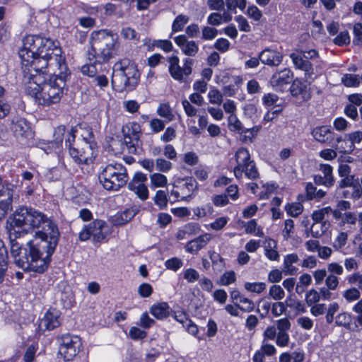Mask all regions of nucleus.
I'll return each mask as SVG.
<instances>
[{
  "instance_id": "27",
  "label": "nucleus",
  "mask_w": 362,
  "mask_h": 362,
  "mask_svg": "<svg viewBox=\"0 0 362 362\" xmlns=\"http://www.w3.org/2000/svg\"><path fill=\"white\" fill-rule=\"evenodd\" d=\"M337 192L343 198L358 199L362 197V187L360 184H356L352 188L347 187L343 189H337Z\"/></svg>"
},
{
  "instance_id": "24",
  "label": "nucleus",
  "mask_w": 362,
  "mask_h": 362,
  "mask_svg": "<svg viewBox=\"0 0 362 362\" xmlns=\"http://www.w3.org/2000/svg\"><path fill=\"white\" fill-rule=\"evenodd\" d=\"M228 127L230 129L234 131L237 134H243L245 132H250L252 134H257L259 128L258 127H254L251 129H247L245 130L240 121L238 119L236 115H229L228 118Z\"/></svg>"
},
{
  "instance_id": "50",
  "label": "nucleus",
  "mask_w": 362,
  "mask_h": 362,
  "mask_svg": "<svg viewBox=\"0 0 362 362\" xmlns=\"http://www.w3.org/2000/svg\"><path fill=\"white\" fill-rule=\"evenodd\" d=\"M275 342L279 347L288 346L290 342L288 333L286 332H278Z\"/></svg>"
},
{
  "instance_id": "54",
  "label": "nucleus",
  "mask_w": 362,
  "mask_h": 362,
  "mask_svg": "<svg viewBox=\"0 0 362 362\" xmlns=\"http://www.w3.org/2000/svg\"><path fill=\"white\" fill-rule=\"evenodd\" d=\"M217 34V29L212 27L204 26L202 30V37L204 40H211L216 37Z\"/></svg>"
},
{
  "instance_id": "34",
  "label": "nucleus",
  "mask_w": 362,
  "mask_h": 362,
  "mask_svg": "<svg viewBox=\"0 0 362 362\" xmlns=\"http://www.w3.org/2000/svg\"><path fill=\"white\" fill-rule=\"evenodd\" d=\"M151 187L153 188L164 187L168 184V179L165 175L154 173L150 175Z\"/></svg>"
},
{
  "instance_id": "8",
  "label": "nucleus",
  "mask_w": 362,
  "mask_h": 362,
  "mask_svg": "<svg viewBox=\"0 0 362 362\" xmlns=\"http://www.w3.org/2000/svg\"><path fill=\"white\" fill-rule=\"evenodd\" d=\"M169 199L170 202L189 201L195 195L198 188L197 181L192 177L177 179L173 185Z\"/></svg>"
},
{
  "instance_id": "20",
  "label": "nucleus",
  "mask_w": 362,
  "mask_h": 362,
  "mask_svg": "<svg viewBox=\"0 0 362 362\" xmlns=\"http://www.w3.org/2000/svg\"><path fill=\"white\" fill-rule=\"evenodd\" d=\"M175 41L182 52L187 56L194 57L198 52L199 47L197 42L193 40H187L183 35L176 37Z\"/></svg>"
},
{
  "instance_id": "42",
  "label": "nucleus",
  "mask_w": 362,
  "mask_h": 362,
  "mask_svg": "<svg viewBox=\"0 0 362 362\" xmlns=\"http://www.w3.org/2000/svg\"><path fill=\"white\" fill-rule=\"evenodd\" d=\"M285 210L288 216L296 217L303 212V206L300 202H295L286 205Z\"/></svg>"
},
{
  "instance_id": "1",
  "label": "nucleus",
  "mask_w": 362,
  "mask_h": 362,
  "mask_svg": "<svg viewBox=\"0 0 362 362\" xmlns=\"http://www.w3.org/2000/svg\"><path fill=\"white\" fill-rule=\"evenodd\" d=\"M25 91L42 105L60 101L68 70L62 50L55 42L40 35H29L19 51Z\"/></svg>"
},
{
  "instance_id": "21",
  "label": "nucleus",
  "mask_w": 362,
  "mask_h": 362,
  "mask_svg": "<svg viewBox=\"0 0 362 362\" xmlns=\"http://www.w3.org/2000/svg\"><path fill=\"white\" fill-rule=\"evenodd\" d=\"M173 317L176 321L182 325L183 327H185L190 334L194 336L197 335L198 333L197 326L188 317L185 312H175Z\"/></svg>"
},
{
  "instance_id": "44",
  "label": "nucleus",
  "mask_w": 362,
  "mask_h": 362,
  "mask_svg": "<svg viewBox=\"0 0 362 362\" xmlns=\"http://www.w3.org/2000/svg\"><path fill=\"white\" fill-rule=\"evenodd\" d=\"M244 287L247 291L259 294L265 290L266 284L264 282H246Z\"/></svg>"
},
{
  "instance_id": "55",
  "label": "nucleus",
  "mask_w": 362,
  "mask_h": 362,
  "mask_svg": "<svg viewBox=\"0 0 362 362\" xmlns=\"http://www.w3.org/2000/svg\"><path fill=\"white\" fill-rule=\"evenodd\" d=\"M121 35L127 40H136L139 41V38L138 37V35L134 29L129 28V27H125L123 28L121 30Z\"/></svg>"
},
{
  "instance_id": "18",
  "label": "nucleus",
  "mask_w": 362,
  "mask_h": 362,
  "mask_svg": "<svg viewBox=\"0 0 362 362\" xmlns=\"http://www.w3.org/2000/svg\"><path fill=\"white\" fill-rule=\"evenodd\" d=\"M259 59L264 64L277 66L281 63L283 55L276 50L267 48L259 53Z\"/></svg>"
},
{
  "instance_id": "51",
  "label": "nucleus",
  "mask_w": 362,
  "mask_h": 362,
  "mask_svg": "<svg viewBox=\"0 0 362 362\" xmlns=\"http://www.w3.org/2000/svg\"><path fill=\"white\" fill-rule=\"evenodd\" d=\"M269 295L274 300H279L284 298L285 292L279 285H273L269 288Z\"/></svg>"
},
{
  "instance_id": "40",
  "label": "nucleus",
  "mask_w": 362,
  "mask_h": 362,
  "mask_svg": "<svg viewBox=\"0 0 362 362\" xmlns=\"http://www.w3.org/2000/svg\"><path fill=\"white\" fill-rule=\"evenodd\" d=\"M189 17L182 14L178 15L174 20L172 25V30L174 33L182 30L189 21Z\"/></svg>"
},
{
  "instance_id": "31",
  "label": "nucleus",
  "mask_w": 362,
  "mask_h": 362,
  "mask_svg": "<svg viewBox=\"0 0 362 362\" xmlns=\"http://www.w3.org/2000/svg\"><path fill=\"white\" fill-rule=\"evenodd\" d=\"M267 245L264 247V255L271 261H278L279 259V254L276 250L277 244L275 240L269 239Z\"/></svg>"
},
{
  "instance_id": "25",
  "label": "nucleus",
  "mask_w": 362,
  "mask_h": 362,
  "mask_svg": "<svg viewBox=\"0 0 362 362\" xmlns=\"http://www.w3.org/2000/svg\"><path fill=\"white\" fill-rule=\"evenodd\" d=\"M150 313L156 319L163 320L170 315V308L167 303H158L150 308Z\"/></svg>"
},
{
  "instance_id": "4",
  "label": "nucleus",
  "mask_w": 362,
  "mask_h": 362,
  "mask_svg": "<svg viewBox=\"0 0 362 362\" xmlns=\"http://www.w3.org/2000/svg\"><path fill=\"white\" fill-rule=\"evenodd\" d=\"M91 47L95 62H105L115 54L119 47L116 35L105 30L93 32L91 35Z\"/></svg>"
},
{
  "instance_id": "5",
  "label": "nucleus",
  "mask_w": 362,
  "mask_h": 362,
  "mask_svg": "<svg viewBox=\"0 0 362 362\" xmlns=\"http://www.w3.org/2000/svg\"><path fill=\"white\" fill-rule=\"evenodd\" d=\"M66 145L69 146L70 155L76 162L88 164L93 161L97 147L93 137H69Z\"/></svg>"
},
{
  "instance_id": "17",
  "label": "nucleus",
  "mask_w": 362,
  "mask_h": 362,
  "mask_svg": "<svg viewBox=\"0 0 362 362\" xmlns=\"http://www.w3.org/2000/svg\"><path fill=\"white\" fill-rule=\"evenodd\" d=\"M357 221L360 226V231L362 233V212L359 213L358 216L351 211L344 213L342 221L339 222V225L344 227V229L346 230L347 232H353L356 230Z\"/></svg>"
},
{
  "instance_id": "13",
  "label": "nucleus",
  "mask_w": 362,
  "mask_h": 362,
  "mask_svg": "<svg viewBox=\"0 0 362 362\" xmlns=\"http://www.w3.org/2000/svg\"><path fill=\"white\" fill-rule=\"evenodd\" d=\"M169 72L170 76L178 81H183V76H189L192 74V60L187 58L184 61L183 67L179 65V58L177 56H172L168 59Z\"/></svg>"
},
{
  "instance_id": "60",
  "label": "nucleus",
  "mask_w": 362,
  "mask_h": 362,
  "mask_svg": "<svg viewBox=\"0 0 362 362\" xmlns=\"http://www.w3.org/2000/svg\"><path fill=\"white\" fill-rule=\"evenodd\" d=\"M347 232H341L335 238L333 246L335 249L339 250L344 247L347 241Z\"/></svg>"
},
{
  "instance_id": "33",
  "label": "nucleus",
  "mask_w": 362,
  "mask_h": 362,
  "mask_svg": "<svg viewBox=\"0 0 362 362\" xmlns=\"http://www.w3.org/2000/svg\"><path fill=\"white\" fill-rule=\"evenodd\" d=\"M285 303L286 307L293 308L298 313L306 312L305 305L301 301L296 300L293 295L287 296Z\"/></svg>"
},
{
  "instance_id": "39",
  "label": "nucleus",
  "mask_w": 362,
  "mask_h": 362,
  "mask_svg": "<svg viewBox=\"0 0 362 362\" xmlns=\"http://www.w3.org/2000/svg\"><path fill=\"white\" fill-rule=\"evenodd\" d=\"M351 322V317L347 313H341L337 315L335 319V325L339 327H343L346 329L350 327Z\"/></svg>"
},
{
  "instance_id": "14",
  "label": "nucleus",
  "mask_w": 362,
  "mask_h": 362,
  "mask_svg": "<svg viewBox=\"0 0 362 362\" xmlns=\"http://www.w3.org/2000/svg\"><path fill=\"white\" fill-rule=\"evenodd\" d=\"M293 78V74L289 69L276 71L270 79L271 85L276 90L283 91Z\"/></svg>"
},
{
  "instance_id": "23",
  "label": "nucleus",
  "mask_w": 362,
  "mask_h": 362,
  "mask_svg": "<svg viewBox=\"0 0 362 362\" xmlns=\"http://www.w3.org/2000/svg\"><path fill=\"white\" fill-rule=\"evenodd\" d=\"M299 257L296 253L288 254L284 257L282 272L285 276H293L297 274L298 268L293 264L297 263Z\"/></svg>"
},
{
  "instance_id": "63",
  "label": "nucleus",
  "mask_w": 362,
  "mask_h": 362,
  "mask_svg": "<svg viewBox=\"0 0 362 362\" xmlns=\"http://www.w3.org/2000/svg\"><path fill=\"white\" fill-rule=\"evenodd\" d=\"M334 42L339 46L349 44L350 37L347 31L341 32L334 40Z\"/></svg>"
},
{
  "instance_id": "59",
  "label": "nucleus",
  "mask_w": 362,
  "mask_h": 362,
  "mask_svg": "<svg viewBox=\"0 0 362 362\" xmlns=\"http://www.w3.org/2000/svg\"><path fill=\"white\" fill-rule=\"evenodd\" d=\"M320 300V296L318 291L315 289L310 290L305 295V300L308 305L317 303Z\"/></svg>"
},
{
  "instance_id": "43",
  "label": "nucleus",
  "mask_w": 362,
  "mask_h": 362,
  "mask_svg": "<svg viewBox=\"0 0 362 362\" xmlns=\"http://www.w3.org/2000/svg\"><path fill=\"white\" fill-rule=\"evenodd\" d=\"M210 259L212 262V267L214 270L221 272L225 267V262L223 257L218 253L214 252L210 255Z\"/></svg>"
},
{
  "instance_id": "61",
  "label": "nucleus",
  "mask_w": 362,
  "mask_h": 362,
  "mask_svg": "<svg viewBox=\"0 0 362 362\" xmlns=\"http://www.w3.org/2000/svg\"><path fill=\"white\" fill-rule=\"evenodd\" d=\"M260 350L267 356H273L276 354L277 351L274 345L266 341H262Z\"/></svg>"
},
{
  "instance_id": "56",
  "label": "nucleus",
  "mask_w": 362,
  "mask_h": 362,
  "mask_svg": "<svg viewBox=\"0 0 362 362\" xmlns=\"http://www.w3.org/2000/svg\"><path fill=\"white\" fill-rule=\"evenodd\" d=\"M326 287L332 291H334L339 286V278L334 275V274H329L327 275L325 279Z\"/></svg>"
},
{
  "instance_id": "19",
  "label": "nucleus",
  "mask_w": 362,
  "mask_h": 362,
  "mask_svg": "<svg viewBox=\"0 0 362 362\" xmlns=\"http://www.w3.org/2000/svg\"><path fill=\"white\" fill-rule=\"evenodd\" d=\"M211 235L204 233L189 241L185 247V251L190 254H196L204 248L211 240Z\"/></svg>"
},
{
  "instance_id": "6",
  "label": "nucleus",
  "mask_w": 362,
  "mask_h": 362,
  "mask_svg": "<svg viewBox=\"0 0 362 362\" xmlns=\"http://www.w3.org/2000/svg\"><path fill=\"white\" fill-rule=\"evenodd\" d=\"M129 180L126 168L121 163L107 165L99 175L100 182L107 190L117 191Z\"/></svg>"
},
{
  "instance_id": "7",
  "label": "nucleus",
  "mask_w": 362,
  "mask_h": 362,
  "mask_svg": "<svg viewBox=\"0 0 362 362\" xmlns=\"http://www.w3.org/2000/svg\"><path fill=\"white\" fill-rule=\"evenodd\" d=\"M236 165L234 167L233 172L235 177L240 180L243 177L250 180H255L259 177V172L256 164L251 159L248 150L245 148H240L237 150L234 156Z\"/></svg>"
},
{
  "instance_id": "29",
  "label": "nucleus",
  "mask_w": 362,
  "mask_h": 362,
  "mask_svg": "<svg viewBox=\"0 0 362 362\" xmlns=\"http://www.w3.org/2000/svg\"><path fill=\"white\" fill-rule=\"evenodd\" d=\"M11 129L16 136H24L32 134V129L30 126L23 119H21L13 123Z\"/></svg>"
},
{
  "instance_id": "35",
  "label": "nucleus",
  "mask_w": 362,
  "mask_h": 362,
  "mask_svg": "<svg viewBox=\"0 0 362 362\" xmlns=\"http://www.w3.org/2000/svg\"><path fill=\"white\" fill-rule=\"evenodd\" d=\"M123 136H137L141 133L140 125L136 122H129L122 127Z\"/></svg>"
},
{
  "instance_id": "26",
  "label": "nucleus",
  "mask_w": 362,
  "mask_h": 362,
  "mask_svg": "<svg viewBox=\"0 0 362 362\" xmlns=\"http://www.w3.org/2000/svg\"><path fill=\"white\" fill-rule=\"evenodd\" d=\"M118 142L120 144L119 150L122 151L127 150L128 153L132 154L138 153L139 137H124V141L120 139Z\"/></svg>"
},
{
  "instance_id": "45",
  "label": "nucleus",
  "mask_w": 362,
  "mask_h": 362,
  "mask_svg": "<svg viewBox=\"0 0 362 362\" xmlns=\"http://www.w3.org/2000/svg\"><path fill=\"white\" fill-rule=\"evenodd\" d=\"M164 264L168 269L177 272L182 267L183 261L181 259L175 257L167 259Z\"/></svg>"
},
{
  "instance_id": "28",
  "label": "nucleus",
  "mask_w": 362,
  "mask_h": 362,
  "mask_svg": "<svg viewBox=\"0 0 362 362\" xmlns=\"http://www.w3.org/2000/svg\"><path fill=\"white\" fill-rule=\"evenodd\" d=\"M330 227L329 221H325L321 223H313L310 229L306 230V235L309 236L310 233L313 238H317L321 237Z\"/></svg>"
},
{
  "instance_id": "38",
  "label": "nucleus",
  "mask_w": 362,
  "mask_h": 362,
  "mask_svg": "<svg viewBox=\"0 0 362 362\" xmlns=\"http://www.w3.org/2000/svg\"><path fill=\"white\" fill-rule=\"evenodd\" d=\"M341 295L348 303L356 301L361 297L360 291L355 287L345 290Z\"/></svg>"
},
{
  "instance_id": "2",
  "label": "nucleus",
  "mask_w": 362,
  "mask_h": 362,
  "mask_svg": "<svg viewBox=\"0 0 362 362\" xmlns=\"http://www.w3.org/2000/svg\"><path fill=\"white\" fill-rule=\"evenodd\" d=\"M10 226V233L37 230L35 238L28 242L25 247H19L17 243L11 244V252L14 264L26 272H45L59 242L60 233L57 225L35 209L20 207L11 218Z\"/></svg>"
},
{
  "instance_id": "12",
  "label": "nucleus",
  "mask_w": 362,
  "mask_h": 362,
  "mask_svg": "<svg viewBox=\"0 0 362 362\" xmlns=\"http://www.w3.org/2000/svg\"><path fill=\"white\" fill-rule=\"evenodd\" d=\"M147 175L141 172H136L132 180L128 182V189L133 192L141 201L148 198V189L146 185Z\"/></svg>"
},
{
  "instance_id": "57",
  "label": "nucleus",
  "mask_w": 362,
  "mask_h": 362,
  "mask_svg": "<svg viewBox=\"0 0 362 362\" xmlns=\"http://www.w3.org/2000/svg\"><path fill=\"white\" fill-rule=\"evenodd\" d=\"M156 170L160 172L167 173L172 168V163L163 158L156 160Z\"/></svg>"
},
{
  "instance_id": "48",
  "label": "nucleus",
  "mask_w": 362,
  "mask_h": 362,
  "mask_svg": "<svg viewBox=\"0 0 362 362\" xmlns=\"http://www.w3.org/2000/svg\"><path fill=\"white\" fill-rule=\"evenodd\" d=\"M208 98L211 104L220 105L223 102V94L216 88H211L208 93Z\"/></svg>"
},
{
  "instance_id": "58",
  "label": "nucleus",
  "mask_w": 362,
  "mask_h": 362,
  "mask_svg": "<svg viewBox=\"0 0 362 362\" xmlns=\"http://www.w3.org/2000/svg\"><path fill=\"white\" fill-rule=\"evenodd\" d=\"M341 81L343 83L348 87L356 86L359 85V78L356 75L353 74H345Z\"/></svg>"
},
{
  "instance_id": "47",
  "label": "nucleus",
  "mask_w": 362,
  "mask_h": 362,
  "mask_svg": "<svg viewBox=\"0 0 362 362\" xmlns=\"http://www.w3.org/2000/svg\"><path fill=\"white\" fill-rule=\"evenodd\" d=\"M158 114L168 121L173 120L174 117V115L172 113V110L170 105L167 103H163L160 105L158 108Z\"/></svg>"
},
{
  "instance_id": "49",
  "label": "nucleus",
  "mask_w": 362,
  "mask_h": 362,
  "mask_svg": "<svg viewBox=\"0 0 362 362\" xmlns=\"http://www.w3.org/2000/svg\"><path fill=\"white\" fill-rule=\"evenodd\" d=\"M339 305L337 303L333 302L329 305L326 310V322L327 324H332L334 321V317L336 313L339 310Z\"/></svg>"
},
{
  "instance_id": "64",
  "label": "nucleus",
  "mask_w": 362,
  "mask_h": 362,
  "mask_svg": "<svg viewBox=\"0 0 362 362\" xmlns=\"http://www.w3.org/2000/svg\"><path fill=\"white\" fill-rule=\"evenodd\" d=\"M347 281L349 284H356L358 286L357 288L362 291V274L359 272L354 273L349 276Z\"/></svg>"
},
{
  "instance_id": "30",
  "label": "nucleus",
  "mask_w": 362,
  "mask_h": 362,
  "mask_svg": "<svg viewBox=\"0 0 362 362\" xmlns=\"http://www.w3.org/2000/svg\"><path fill=\"white\" fill-rule=\"evenodd\" d=\"M8 269V252L4 242L0 239V284L3 281Z\"/></svg>"
},
{
  "instance_id": "46",
  "label": "nucleus",
  "mask_w": 362,
  "mask_h": 362,
  "mask_svg": "<svg viewBox=\"0 0 362 362\" xmlns=\"http://www.w3.org/2000/svg\"><path fill=\"white\" fill-rule=\"evenodd\" d=\"M236 281L235 273L234 271H228L224 272L220 277L218 284L222 286H228Z\"/></svg>"
},
{
  "instance_id": "22",
  "label": "nucleus",
  "mask_w": 362,
  "mask_h": 362,
  "mask_svg": "<svg viewBox=\"0 0 362 362\" xmlns=\"http://www.w3.org/2000/svg\"><path fill=\"white\" fill-rule=\"evenodd\" d=\"M360 141L361 137H337L336 149L341 153H351L354 149V143Z\"/></svg>"
},
{
  "instance_id": "32",
  "label": "nucleus",
  "mask_w": 362,
  "mask_h": 362,
  "mask_svg": "<svg viewBox=\"0 0 362 362\" xmlns=\"http://www.w3.org/2000/svg\"><path fill=\"white\" fill-rule=\"evenodd\" d=\"M307 85L302 82L300 80L296 78L293 81L290 87V92L292 96L298 97L302 95L305 98L304 95L306 93Z\"/></svg>"
},
{
  "instance_id": "11",
  "label": "nucleus",
  "mask_w": 362,
  "mask_h": 362,
  "mask_svg": "<svg viewBox=\"0 0 362 362\" xmlns=\"http://www.w3.org/2000/svg\"><path fill=\"white\" fill-rule=\"evenodd\" d=\"M108 234V226L101 220H95L85 226L79 233V239L86 241L93 237L94 241L101 242Z\"/></svg>"
},
{
  "instance_id": "52",
  "label": "nucleus",
  "mask_w": 362,
  "mask_h": 362,
  "mask_svg": "<svg viewBox=\"0 0 362 362\" xmlns=\"http://www.w3.org/2000/svg\"><path fill=\"white\" fill-rule=\"evenodd\" d=\"M278 331L275 326H269L262 334V341L268 342V341L276 340Z\"/></svg>"
},
{
  "instance_id": "41",
  "label": "nucleus",
  "mask_w": 362,
  "mask_h": 362,
  "mask_svg": "<svg viewBox=\"0 0 362 362\" xmlns=\"http://www.w3.org/2000/svg\"><path fill=\"white\" fill-rule=\"evenodd\" d=\"M330 211H332V208L330 206L324 207L321 209L314 211L312 214V218L314 221L313 223H323L325 221L323 220L325 215L329 214Z\"/></svg>"
},
{
  "instance_id": "10",
  "label": "nucleus",
  "mask_w": 362,
  "mask_h": 362,
  "mask_svg": "<svg viewBox=\"0 0 362 362\" xmlns=\"http://www.w3.org/2000/svg\"><path fill=\"white\" fill-rule=\"evenodd\" d=\"M299 54L291 53L290 57L296 69L305 72L306 78H311L315 75L312 64L306 59H313L319 57L317 50L312 49L309 50H298Z\"/></svg>"
},
{
  "instance_id": "16",
  "label": "nucleus",
  "mask_w": 362,
  "mask_h": 362,
  "mask_svg": "<svg viewBox=\"0 0 362 362\" xmlns=\"http://www.w3.org/2000/svg\"><path fill=\"white\" fill-rule=\"evenodd\" d=\"M59 312L55 309L49 310L45 314L44 317L40 320L39 329L42 332L52 330L57 327L60 325Z\"/></svg>"
},
{
  "instance_id": "15",
  "label": "nucleus",
  "mask_w": 362,
  "mask_h": 362,
  "mask_svg": "<svg viewBox=\"0 0 362 362\" xmlns=\"http://www.w3.org/2000/svg\"><path fill=\"white\" fill-rule=\"evenodd\" d=\"M13 186L0 184V219L3 218L11 207Z\"/></svg>"
},
{
  "instance_id": "53",
  "label": "nucleus",
  "mask_w": 362,
  "mask_h": 362,
  "mask_svg": "<svg viewBox=\"0 0 362 362\" xmlns=\"http://www.w3.org/2000/svg\"><path fill=\"white\" fill-rule=\"evenodd\" d=\"M239 302L242 303L243 305L237 304V306L242 311L245 313H250L254 310L255 303L252 300L243 296Z\"/></svg>"
},
{
  "instance_id": "9",
  "label": "nucleus",
  "mask_w": 362,
  "mask_h": 362,
  "mask_svg": "<svg viewBox=\"0 0 362 362\" xmlns=\"http://www.w3.org/2000/svg\"><path fill=\"white\" fill-rule=\"evenodd\" d=\"M59 342V353L65 361H72L80 351L82 342L77 335L62 334L58 339Z\"/></svg>"
},
{
  "instance_id": "36",
  "label": "nucleus",
  "mask_w": 362,
  "mask_h": 362,
  "mask_svg": "<svg viewBox=\"0 0 362 362\" xmlns=\"http://www.w3.org/2000/svg\"><path fill=\"white\" fill-rule=\"evenodd\" d=\"M342 179L338 182L337 189H343L347 187H354L356 184H360L358 179L354 175L341 177Z\"/></svg>"
},
{
  "instance_id": "62",
  "label": "nucleus",
  "mask_w": 362,
  "mask_h": 362,
  "mask_svg": "<svg viewBox=\"0 0 362 362\" xmlns=\"http://www.w3.org/2000/svg\"><path fill=\"white\" fill-rule=\"evenodd\" d=\"M183 277L189 283H193L199 279V274L194 269H187L184 272Z\"/></svg>"
},
{
  "instance_id": "3",
  "label": "nucleus",
  "mask_w": 362,
  "mask_h": 362,
  "mask_svg": "<svg viewBox=\"0 0 362 362\" xmlns=\"http://www.w3.org/2000/svg\"><path fill=\"white\" fill-rule=\"evenodd\" d=\"M139 73L136 66L128 59L116 63L113 68L112 84L118 92L132 90L138 84Z\"/></svg>"
},
{
  "instance_id": "37",
  "label": "nucleus",
  "mask_w": 362,
  "mask_h": 362,
  "mask_svg": "<svg viewBox=\"0 0 362 362\" xmlns=\"http://www.w3.org/2000/svg\"><path fill=\"white\" fill-rule=\"evenodd\" d=\"M154 203L160 209H165L168 206L167 193L164 190H158L153 197Z\"/></svg>"
}]
</instances>
